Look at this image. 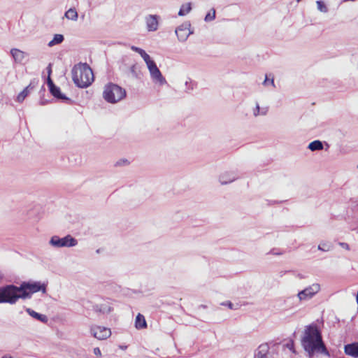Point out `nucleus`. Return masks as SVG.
I'll list each match as a JSON object with an SVG mask.
<instances>
[{
	"instance_id": "1",
	"label": "nucleus",
	"mask_w": 358,
	"mask_h": 358,
	"mask_svg": "<svg viewBox=\"0 0 358 358\" xmlns=\"http://www.w3.org/2000/svg\"><path fill=\"white\" fill-rule=\"evenodd\" d=\"M301 345L309 358H313L315 355L330 357V353L322 339L321 331L314 323L306 327L304 335L301 338Z\"/></svg>"
},
{
	"instance_id": "2",
	"label": "nucleus",
	"mask_w": 358,
	"mask_h": 358,
	"mask_svg": "<svg viewBox=\"0 0 358 358\" xmlns=\"http://www.w3.org/2000/svg\"><path fill=\"white\" fill-rule=\"evenodd\" d=\"M71 73L73 83L80 88H86L94 81L92 70L87 63H79L75 65Z\"/></svg>"
},
{
	"instance_id": "3",
	"label": "nucleus",
	"mask_w": 358,
	"mask_h": 358,
	"mask_svg": "<svg viewBox=\"0 0 358 358\" xmlns=\"http://www.w3.org/2000/svg\"><path fill=\"white\" fill-rule=\"evenodd\" d=\"M46 286V284L39 281H24L19 286L21 299H30L33 294L38 292L45 293Z\"/></svg>"
},
{
	"instance_id": "4",
	"label": "nucleus",
	"mask_w": 358,
	"mask_h": 358,
	"mask_svg": "<svg viewBox=\"0 0 358 358\" xmlns=\"http://www.w3.org/2000/svg\"><path fill=\"white\" fill-rule=\"evenodd\" d=\"M20 299L19 286L10 284L0 287V303L15 304Z\"/></svg>"
},
{
	"instance_id": "5",
	"label": "nucleus",
	"mask_w": 358,
	"mask_h": 358,
	"mask_svg": "<svg viewBox=\"0 0 358 358\" xmlns=\"http://www.w3.org/2000/svg\"><path fill=\"white\" fill-rule=\"evenodd\" d=\"M126 96V91L122 87L113 83H109L105 87L103 96L104 99L111 103L120 101Z\"/></svg>"
},
{
	"instance_id": "6",
	"label": "nucleus",
	"mask_w": 358,
	"mask_h": 358,
	"mask_svg": "<svg viewBox=\"0 0 358 358\" xmlns=\"http://www.w3.org/2000/svg\"><path fill=\"white\" fill-rule=\"evenodd\" d=\"M49 244L56 248H71L77 245L78 241L69 234L62 238L55 235L51 237L49 241Z\"/></svg>"
},
{
	"instance_id": "7",
	"label": "nucleus",
	"mask_w": 358,
	"mask_h": 358,
	"mask_svg": "<svg viewBox=\"0 0 358 358\" xmlns=\"http://www.w3.org/2000/svg\"><path fill=\"white\" fill-rule=\"evenodd\" d=\"M47 85L50 94L56 99L63 102L71 103L72 100L61 92L60 88L55 85L50 77H48Z\"/></svg>"
},
{
	"instance_id": "8",
	"label": "nucleus",
	"mask_w": 358,
	"mask_h": 358,
	"mask_svg": "<svg viewBox=\"0 0 358 358\" xmlns=\"http://www.w3.org/2000/svg\"><path fill=\"white\" fill-rule=\"evenodd\" d=\"M320 289V285L317 283H314L298 293L297 296L299 300L303 301L311 299Z\"/></svg>"
},
{
	"instance_id": "9",
	"label": "nucleus",
	"mask_w": 358,
	"mask_h": 358,
	"mask_svg": "<svg viewBox=\"0 0 358 358\" xmlns=\"http://www.w3.org/2000/svg\"><path fill=\"white\" fill-rule=\"evenodd\" d=\"M152 79L156 82L159 83L161 85L166 83V80L164 77L162 76L161 71L157 67L155 62H153L147 66Z\"/></svg>"
},
{
	"instance_id": "10",
	"label": "nucleus",
	"mask_w": 358,
	"mask_h": 358,
	"mask_svg": "<svg viewBox=\"0 0 358 358\" xmlns=\"http://www.w3.org/2000/svg\"><path fill=\"white\" fill-rule=\"evenodd\" d=\"M190 23L185 22L176 29V34L180 42H185L193 32L190 31Z\"/></svg>"
},
{
	"instance_id": "11",
	"label": "nucleus",
	"mask_w": 358,
	"mask_h": 358,
	"mask_svg": "<svg viewBox=\"0 0 358 358\" xmlns=\"http://www.w3.org/2000/svg\"><path fill=\"white\" fill-rule=\"evenodd\" d=\"M92 334L99 340H104L109 338L111 335L110 329L104 327H94L91 328Z\"/></svg>"
},
{
	"instance_id": "12",
	"label": "nucleus",
	"mask_w": 358,
	"mask_h": 358,
	"mask_svg": "<svg viewBox=\"0 0 358 358\" xmlns=\"http://www.w3.org/2000/svg\"><path fill=\"white\" fill-rule=\"evenodd\" d=\"M38 85V80H32L29 85L26 87L17 96V101L22 103L25 98L29 94L30 92L34 90Z\"/></svg>"
},
{
	"instance_id": "13",
	"label": "nucleus",
	"mask_w": 358,
	"mask_h": 358,
	"mask_svg": "<svg viewBox=\"0 0 358 358\" xmlns=\"http://www.w3.org/2000/svg\"><path fill=\"white\" fill-rule=\"evenodd\" d=\"M146 24L148 31H154L158 28V17L156 15H150L146 17Z\"/></svg>"
},
{
	"instance_id": "14",
	"label": "nucleus",
	"mask_w": 358,
	"mask_h": 358,
	"mask_svg": "<svg viewBox=\"0 0 358 358\" xmlns=\"http://www.w3.org/2000/svg\"><path fill=\"white\" fill-rule=\"evenodd\" d=\"M344 352L346 355L353 357H358V342L347 344L344 347Z\"/></svg>"
},
{
	"instance_id": "15",
	"label": "nucleus",
	"mask_w": 358,
	"mask_h": 358,
	"mask_svg": "<svg viewBox=\"0 0 358 358\" xmlns=\"http://www.w3.org/2000/svg\"><path fill=\"white\" fill-rule=\"evenodd\" d=\"M269 346L268 343L261 344L255 352V358H268Z\"/></svg>"
},
{
	"instance_id": "16",
	"label": "nucleus",
	"mask_w": 358,
	"mask_h": 358,
	"mask_svg": "<svg viewBox=\"0 0 358 358\" xmlns=\"http://www.w3.org/2000/svg\"><path fill=\"white\" fill-rule=\"evenodd\" d=\"M237 178V176L231 172H225L220 176L219 180L222 185H227L232 182Z\"/></svg>"
},
{
	"instance_id": "17",
	"label": "nucleus",
	"mask_w": 358,
	"mask_h": 358,
	"mask_svg": "<svg viewBox=\"0 0 358 358\" xmlns=\"http://www.w3.org/2000/svg\"><path fill=\"white\" fill-rule=\"evenodd\" d=\"M26 311L31 317L44 324H46L48 321V318L45 315L38 313L31 308H27Z\"/></svg>"
},
{
	"instance_id": "18",
	"label": "nucleus",
	"mask_w": 358,
	"mask_h": 358,
	"mask_svg": "<svg viewBox=\"0 0 358 358\" xmlns=\"http://www.w3.org/2000/svg\"><path fill=\"white\" fill-rule=\"evenodd\" d=\"M10 54L13 56L15 61L17 63H21L24 57L27 56V53L20 50L17 48H13L10 50Z\"/></svg>"
},
{
	"instance_id": "19",
	"label": "nucleus",
	"mask_w": 358,
	"mask_h": 358,
	"mask_svg": "<svg viewBox=\"0 0 358 358\" xmlns=\"http://www.w3.org/2000/svg\"><path fill=\"white\" fill-rule=\"evenodd\" d=\"M135 327L138 329H142L147 327V322L145 317L141 313H138L136 317Z\"/></svg>"
},
{
	"instance_id": "20",
	"label": "nucleus",
	"mask_w": 358,
	"mask_h": 358,
	"mask_svg": "<svg viewBox=\"0 0 358 358\" xmlns=\"http://www.w3.org/2000/svg\"><path fill=\"white\" fill-rule=\"evenodd\" d=\"M308 148L313 152L322 150L324 148L323 143L320 140H315L308 144Z\"/></svg>"
},
{
	"instance_id": "21",
	"label": "nucleus",
	"mask_w": 358,
	"mask_h": 358,
	"mask_svg": "<svg viewBox=\"0 0 358 358\" xmlns=\"http://www.w3.org/2000/svg\"><path fill=\"white\" fill-rule=\"evenodd\" d=\"M112 310L113 308L106 304H96L94 306V310L96 313H109Z\"/></svg>"
},
{
	"instance_id": "22",
	"label": "nucleus",
	"mask_w": 358,
	"mask_h": 358,
	"mask_svg": "<svg viewBox=\"0 0 358 358\" xmlns=\"http://www.w3.org/2000/svg\"><path fill=\"white\" fill-rule=\"evenodd\" d=\"M64 40V36L62 34H55L53 38L48 43L49 47H53L55 45L61 44Z\"/></svg>"
},
{
	"instance_id": "23",
	"label": "nucleus",
	"mask_w": 358,
	"mask_h": 358,
	"mask_svg": "<svg viewBox=\"0 0 358 358\" xmlns=\"http://www.w3.org/2000/svg\"><path fill=\"white\" fill-rule=\"evenodd\" d=\"M65 17L69 20L76 21L78 19V13L75 8H69L65 13Z\"/></svg>"
},
{
	"instance_id": "24",
	"label": "nucleus",
	"mask_w": 358,
	"mask_h": 358,
	"mask_svg": "<svg viewBox=\"0 0 358 358\" xmlns=\"http://www.w3.org/2000/svg\"><path fill=\"white\" fill-rule=\"evenodd\" d=\"M191 10H192V6H191L190 3L182 4L179 12H178V15L184 16L186 14H187L188 13H189Z\"/></svg>"
},
{
	"instance_id": "25",
	"label": "nucleus",
	"mask_w": 358,
	"mask_h": 358,
	"mask_svg": "<svg viewBox=\"0 0 358 358\" xmlns=\"http://www.w3.org/2000/svg\"><path fill=\"white\" fill-rule=\"evenodd\" d=\"M268 84H271L273 87H275V83H274V78H273V76H271V74H269V75H266L265 76V79L263 82V85L264 86H266Z\"/></svg>"
},
{
	"instance_id": "26",
	"label": "nucleus",
	"mask_w": 358,
	"mask_h": 358,
	"mask_svg": "<svg viewBox=\"0 0 358 358\" xmlns=\"http://www.w3.org/2000/svg\"><path fill=\"white\" fill-rule=\"evenodd\" d=\"M316 3H317V9L320 12L324 13H327L328 12V10H329L328 8L324 1H322L321 0H318L316 1Z\"/></svg>"
},
{
	"instance_id": "27",
	"label": "nucleus",
	"mask_w": 358,
	"mask_h": 358,
	"mask_svg": "<svg viewBox=\"0 0 358 358\" xmlns=\"http://www.w3.org/2000/svg\"><path fill=\"white\" fill-rule=\"evenodd\" d=\"M215 18V10L212 8L210 11L206 14L204 20L206 22H210Z\"/></svg>"
},
{
	"instance_id": "28",
	"label": "nucleus",
	"mask_w": 358,
	"mask_h": 358,
	"mask_svg": "<svg viewBox=\"0 0 358 358\" xmlns=\"http://www.w3.org/2000/svg\"><path fill=\"white\" fill-rule=\"evenodd\" d=\"M331 248V245L327 243H321L318 247L317 249L321 251H329Z\"/></svg>"
},
{
	"instance_id": "29",
	"label": "nucleus",
	"mask_w": 358,
	"mask_h": 358,
	"mask_svg": "<svg viewBox=\"0 0 358 358\" xmlns=\"http://www.w3.org/2000/svg\"><path fill=\"white\" fill-rule=\"evenodd\" d=\"M144 60V62H145L146 65L148 66V64H150V63L155 62L154 60H152L151 59V57H150V55L148 54H146L145 55L144 57H142Z\"/></svg>"
},
{
	"instance_id": "30",
	"label": "nucleus",
	"mask_w": 358,
	"mask_h": 358,
	"mask_svg": "<svg viewBox=\"0 0 358 358\" xmlns=\"http://www.w3.org/2000/svg\"><path fill=\"white\" fill-rule=\"evenodd\" d=\"M260 108L258 103L256 104V108L254 110V115L257 117V115H260Z\"/></svg>"
},
{
	"instance_id": "31",
	"label": "nucleus",
	"mask_w": 358,
	"mask_h": 358,
	"mask_svg": "<svg viewBox=\"0 0 358 358\" xmlns=\"http://www.w3.org/2000/svg\"><path fill=\"white\" fill-rule=\"evenodd\" d=\"M129 164L127 159H122L119 162H117L115 164V166H121L122 164Z\"/></svg>"
},
{
	"instance_id": "32",
	"label": "nucleus",
	"mask_w": 358,
	"mask_h": 358,
	"mask_svg": "<svg viewBox=\"0 0 358 358\" xmlns=\"http://www.w3.org/2000/svg\"><path fill=\"white\" fill-rule=\"evenodd\" d=\"M130 72L131 73V74L136 77V66L135 65H132L130 68Z\"/></svg>"
},
{
	"instance_id": "33",
	"label": "nucleus",
	"mask_w": 358,
	"mask_h": 358,
	"mask_svg": "<svg viewBox=\"0 0 358 358\" xmlns=\"http://www.w3.org/2000/svg\"><path fill=\"white\" fill-rule=\"evenodd\" d=\"M94 353L97 356H101V352L99 348H94Z\"/></svg>"
},
{
	"instance_id": "34",
	"label": "nucleus",
	"mask_w": 358,
	"mask_h": 358,
	"mask_svg": "<svg viewBox=\"0 0 358 358\" xmlns=\"http://www.w3.org/2000/svg\"><path fill=\"white\" fill-rule=\"evenodd\" d=\"M339 245H340L342 248H345V249H346V250H350V246H349V245H348V243H339Z\"/></svg>"
},
{
	"instance_id": "35",
	"label": "nucleus",
	"mask_w": 358,
	"mask_h": 358,
	"mask_svg": "<svg viewBox=\"0 0 358 358\" xmlns=\"http://www.w3.org/2000/svg\"><path fill=\"white\" fill-rule=\"evenodd\" d=\"M137 53H138L141 56V57H144L145 55L147 54L146 52L144 50L141 49V48H140L138 50Z\"/></svg>"
},
{
	"instance_id": "36",
	"label": "nucleus",
	"mask_w": 358,
	"mask_h": 358,
	"mask_svg": "<svg viewBox=\"0 0 358 358\" xmlns=\"http://www.w3.org/2000/svg\"><path fill=\"white\" fill-rule=\"evenodd\" d=\"M137 53H138L141 56V57H144L145 55L147 54L146 52L144 50L141 49V48H140L138 50Z\"/></svg>"
},
{
	"instance_id": "37",
	"label": "nucleus",
	"mask_w": 358,
	"mask_h": 358,
	"mask_svg": "<svg viewBox=\"0 0 358 358\" xmlns=\"http://www.w3.org/2000/svg\"><path fill=\"white\" fill-rule=\"evenodd\" d=\"M137 53H138L141 56V57H144L145 55L147 54L146 52L144 50L141 49V48H140L138 50Z\"/></svg>"
},
{
	"instance_id": "38",
	"label": "nucleus",
	"mask_w": 358,
	"mask_h": 358,
	"mask_svg": "<svg viewBox=\"0 0 358 358\" xmlns=\"http://www.w3.org/2000/svg\"><path fill=\"white\" fill-rule=\"evenodd\" d=\"M224 305L227 306L229 307V308H230V309H233L234 308V307H233L234 304L231 302H230V301L226 302L225 303H224Z\"/></svg>"
},
{
	"instance_id": "39",
	"label": "nucleus",
	"mask_w": 358,
	"mask_h": 358,
	"mask_svg": "<svg viewBox=\"0 0 358 358\" xmlns=\"http://www.w3.org/2000/svg\"><path fill=\"white\" fill-rule=\"evenodd\" d=\"M131 49L133 51H134V52H138V50L140 49V48L136 47V46H134V45H132V46L131 47Z\"/></svg>"
},
{
	"instance_id": "40",
	"label": "nucleus",
	"mask_w": 358,
	"mask_h": 358,
	"mask_svg": "<svg viewBox=\"0 0 358 358\" xmlns=\"http://www.w3.org/2000/svg\"><path fill=\"white\" fill-rule=\"evenodd\" d=\"M274 250H275L274 249L271 250L270 253L275 255H280L282 254V252H275Z\"/></svg>"
},
{
	"instance_id": "41",
	"label": "nucleus",
	"mask_w": 358,
	"mask_h": 358,
	"mask_svg": "<svg viewBox=\"0 0 358 358\" xmlns=\"http://www.w3.org/2000/svg\"><path fill=\"white\" fill-rule=\"evenodd\" d=\"M48 77H50V75L52 72V70H51V64H50L49 66H48Z\"/></svg>"
},
{
	"instance_id": "42",
	"label": "nucleus",
	"mask_w": 358,
	"mask_h": 358,
	"mask_svg": "<svg viewBox=\"0 0 358 358\" xmlns=\"http://www.w3.org/2000/svg\"><path fill=\"white\" fill-rule=\"evenodd\" d=\"M260 113H260L261 115H266V110H262V112H260Z\"/></svg>"
},
{
	"instance_id": "43",
	"label": "nucleus",
	"mask_w": 358,
	"mask_h": 358,
	"mask_svg": "<svg viewBox=\"0 0 358 358\" xmlns=\"http://www.w3.org/2000/svg\"><path fill=\"white\" fill-rule=\"evenodd\" d=\"M46 103H48V101H41V105H44V104H45Z\"/></svg>"
},
{
	"instance_id": "44",
	"label": "nucleus",
	"mask_w": 358,
	"mask_h": 358,
	"mask_svg": "<svg viewBox=\"0 0 358 358\" xmlns=\"http://www.w3.org/2000/svg\"><path fill=\"white\" fill-rule=\"evenodd\" d=\"M1 358H12V357L5 355V356H3Z\"/></svg>"
},
{
	"instance_id": "45",
	"label": "nucleus",
	"mask_w": 358,
	"mask_h": 358,
	"mask_svg": "<svg viewBox=\"0 0 358 358\" xmlns=\"http://www.w3.org/2000/svg\"><path fill=\"white\" fill-rule=\"evenodd\" d=\"M356 300H357V304H358V291H357V294Z\"/></svg>"
},
{
	"instance_id": "46",
	"label": "nucleus",
	"mask_w": 358,
	"mask_h": 358,
	"mask_svg": "<svg viewBox=\"0 0 358 358\" xmlns=\"http://www.w3.org/2000/svg\"><path fill=\"white\" fill-rule=\"evenodd\" d=\"M298 276H299L300 278H303V276L302 275H301V274H299V275H298Z\"/></svg>"
},
{
	"instance_id": "47",
	"label": "nucleus",
	"mask_w": 358,
	"mask_h": 358,
	"mask_svg": "<svg viewBox=\"0 0 358 358\" xmlns=\"http://www.w3.org/2000/svg\"><path fill=\"white\" fill-rule=\"evenodd\" d=\"M293 348V345H292V346L289 348L290 350H292Z\"/></svg>"
},
{
	"instance_id": "48",
	"label": "nucleus",
	"mask_w": 358,
	"mask_h": 358,
	"mask_svg": "<svg viewBox=\"0 0 358 358\" xmlns=\"http://www.w3.org/2000/svg\"><path fill=\"white\" fill-rule=\"evenodd\" d=\"M301 0H296L297 2H300Z\"/></svg>"
},
{
	"instance_id": "49",
	"label": "nucleus",
	"mask_w": 358,
	"mask_h": 358,
	"mask_svg": "<svg viewBox=\"0 0 358 358\" xmlns=\"http://www.w3.org/2000/svg\"><path fill=\"white\" fill-rule=\"evenodd\" d=\"M357 169H358V164H357Z\"/></svg>"
}]
</instances>
